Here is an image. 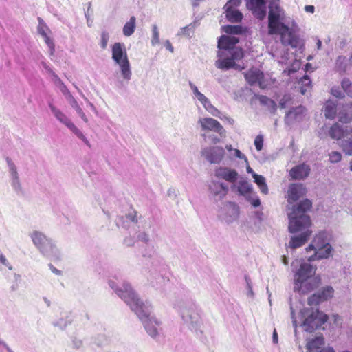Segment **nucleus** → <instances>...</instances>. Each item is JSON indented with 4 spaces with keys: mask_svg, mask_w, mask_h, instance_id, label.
Instances as JSON below:
<instances>
[{
    "mask_svg": "<svg viewBox=\"0 0 352 352\" xmlns=\"http://www.w3.org/2000/svg\"><path fill=\"white\" fill-rule=\"evenodd\" d=\"M266 4L267 0H246L247 8L259 20H263L267 15ZM268 8L269 34H280L284 45L296 48L299 45V38L283 22L285 12L280 0H269Z\"/></svg>",
    "mask_w": 352,
    "mask_h": 352,
    "instance_id": "1",
    "label": "nucleus"
},
{
    "mask_svg": "<svg viewBox=\"0 0 352 352\" xmlns=\"http://www.w3.org/2000/svg\"><path fill=\"white\" fill-rule=\"evenodd\" d=\"M109 286L137 315L143 323L144 327L153 339L158 340L162 331V322L151 316V305L142 301L131 285L123 281L120 285L113 280L108 281Z\"/></svg>",
    "mask_w": 352,
    "mask_h": 352,
    "instance_id": "2",
    "label": "nucleus"
},
{
    "mask_svg": "<svg viewBox=\"0 0 352 352\" xmlns=\"http://www.w3.org/2000/svg\"><path fill=\"white\" fill-rule=\"evenodd\" d=\"M311 206V201L308 199H305L296 205L293 206L292 211L288 213L289 232H300V234L291 237L288 245H287V248L291 249L298 248L309 240L311 234V231L309 229L311 222L307 212Z\"/></svg>",
    "mask_w": 352,
    "mask_h": 352,
    "instance_id": "3",
    "label": "nucleus"
},
{
    "mask_svg": "<svg viewBox=\"0 0 352 352\" xmlns=\"http://www.w3.org/2000/svg\"><path fill=\"white\" fill-rule=\"evenodd\" d=\"M239 42V38L233 35H222L218 41V56L215 66L223 70H228L231 68L237 71L244 69L245 67L237 61L241 60L244 54L241 48L234 47Z\"/></svg>",
    "mask_w": 352,
    "mask_h": 352,
    "instance_id": "4",
    "label": "nucleus"
},
{
    "mask_svg": "<svg viewBox=\"0 0 352 352\" xmlns=\"http://www.w3.org/2000/svg\"><path fill=\"white\" fill-rule=\"evenodd\" d=\"M310 261H302L299 268L295 272L294 290L301 294H306L316 288L320 282V278L315 277L316 268Z\"/></svg>",
    "mask_w": 352,
    "mask_h": 352,
    "instance_id": "5",
    "label": "nucleus"
},
{
    "mask_svg": "<svg viewBox=\"0 0 352 352\" xmlns=\"http://www.w3.org/2000/svg\"><path fill=\"white\" fill-rule=\"evenodd\" d=\"M184 324L197 334L202 333L201 319L198 313L197 306L193 301L182 300L175 305Z\"/></svg>",
    "mask_w": 352,
    "mask_h": 352,
    "instance_id": "6",
    "label": "nucleus"
},
{
    "mask_svg": "<svg viewBox=\"0 0 352 352\" xmlns=\"http://www.w3.org/2000/svg\"><path fill=\"white\" fill-rule=\"evenodd\" d=\"M29 236L43 256L54 260L60 259L61 252L52 238L38 230H33L29 234Z\"/></svg>",
    "mask_w": 352,
    "mask_h": 352,
    "instance_id": "7",
    "label": "nucleus"
},
{
    "mask_svg": "<svg viewBox=\"0 0 352 352\" xmlns=\"http://www.w3.org/2000/svg\"><path fill=\"white\" fill-rule=\"evenodd\" d=\"M111 51L112 59L119 66L123 80L129 82L131 78L132 72L124 44L114 43L112 45Z\"/></svg>",
    "mask_w": 352,
    "mask_h": 352,
    "instance_id": "8",
    "label": "nucleus"
},
{
    "mask_svg": "<svg viewBox=\"0 0 352 352\" xmlns=\"http://www.w3.org/2000/svg\"><path fill=\"white\" fill-rule=\"evenodd\" d=\"M300 315L303 318L302 326L305 331L313 332L314 330L320 328L327 320V314L320 311L318 309L305 308L300 311Z\"/></svg>",
    "mask_w": 352,
    "mask_h": 352,
    "instance_id": "9",
    "label": "nucleus"
},
{
    "mask_svg": "<svg viewBox=\"0 0 352 352\" xmlns=\"http://www.w3.org/2000/svg\"><path fill=\"white\" fill-rule=\"evenodd\" d=\"M329 135L333 139L338 140V144L346 155H352V140L349 137V130L344 129L336 123L331 127Z\"/></svg>",
    "mask_w": 352,
    "mask_h": 352,
    "instance_id": "10",
    "label": "nucleus"
},
{
    "mask_svg": "<svg viewBox=\"0 0 352 352\" xmlns=\"http://www.w3.org/2000/svg\"><path fill=\"white\" fill-rule=\"evenodd\" d=\"M48 106L51 112L56 119L61 124L67 126L73 133H74L80 140H81L87 146H91L87 138L84 135L82 131L73 123V122L59 109L50 102Z\"/></svg>",
    "mask_w": 352,
    "mask_h": 352,
    "instance_id": "11",
    "label": "nucleus"
},
{
    "mask_svg": "<svg viewBox=\"0 0 352 352\" xmlns=\"http://www.w3.org/2000/svg\"><path fill=\"white\" fill-rule=\"evenodd\" d=\"M201 154L211 164H219L224 157L225 151L222 147L212 146L204 148Z\"/></svg>",
    "mask_w": 352,
    "mask_h": 352,
    "instance_id": "12",
    "label": "nucleus"
},
{
    "mask_svg": "<svg viewBox=\"0 0 352 352\" xmlns=\"http://www.w3.org/2000/svg\"><path fill=\"white\" fill-rule=\"evenodd\" d=\"M333 293L334 289L331 286H326L308 298V304L311 306L318 305L320 302L332 298Z\"/></svg>",
    "mask_w": 352,
    "mask_h": 352,
    "instance_id": "13",
    "label": "nucleus"
},
{
    "mask_svg": "<svg viewBox=\"0 0 352 352\" xmlns=\"http://www.w3.org/2000/svg\"><path fill=\"white\" fill-rule=\"evenodd\" d=\"M239 216V207L236 203L229 201L224 205L221 217L226 223H233L238 219Z\"/></svg>",
    "mask_w": 352,
    "mask_h": 352,
    "instance_id": "14",
    "label": "nucleus"
},
{
    "mask_svg": "<svg viewBox=\"0 0 352 352\" xmlns=\"http://www.w3.org/2000/svg\"><path fill=\"white\" fill-rule=\"evenodd\" d=\"M215 176L231 183L232 188L234 189L235 183L239 178V173L236 170L228 167H219L215 170Z\"/></svg>",
    "mask_w": 352,
    "mask_h": 352,
    "instance_id": "15",
    "label": "nucleus"
},
{
    "mask_svg": "<svg viewBox=\"0 0 352 352\" xmlns=\"http://www.w3.org/2000/svg\"><path fill=\"white\" fill-rule=\"evenodd\" d=\"M198 123L201 125L203 131H211L219 133L222 137L225 134V130L222 125L217 120L211 118H200Z\"/></svg>",
    "mask_w": 352,
    "mask_h": 352,
    "instance_id": "16",
    "label": "nucleus"
},
{
    "mask_svg": "<svg viewBox=\"0 0 352 352\" xmlns=\"http://www.w3.org/2000/svg\"><path fill=\"white\" fill-rule=\"evenodd\" d=\"M6 160L8 166V171L11 179V186L17 194L21 193L22 186L20 182L16 166L10 157H6Z\"/></svg>",
    "mask_w": 352,
    "mask_h": 352,
    "instance_id": "17",
    "label": "nucleus"
},
{
    "mask_svg": "<svg viewBox=\"0 0 352 352\" xmlns=\"http://www.w3.org/2000/svg\"><path fill=\"white\" fill-rule=\"evenodd\" d=\"M209 190L214 199L217 201L226 196L229 188L226 184L222 182L212 181L209 185Z\"/></svg>",
    "mask_w": 352,
    "mask_h": 352,
    "instance_id": "18",
    "label": "nucleus"
},
{
    "mask_svg": "<svg viewBox=\"0 0 352 352\" xmlns=\"http://www.w3.org/2000/svg\"><path fill=\"white\" fill-rule=\"evenodd\" d=\"M306 194V189L302 184H292L289 186L287 201L289 204L296 201Z\"/></svg>",
    "mask_w": 352,
    "mask_h": 352,
    "instance_id": "19",
    "label": "nucleus"
},
{
    "mask_svg": "<svg viewBox=\"0 0 352 352\" xmlns=\"http://www.w3.org/2000/svg\"><path fill=\"white\" fill-rule=\"evenodd\" d=\"M311 250H314L315 253L309 257L308 261L328 258L332 256L333 251L331 244H327V246L314 248Z\"/></svg>",
    "mask_w": 352,
    "mask_h": 352,
    "instance_id": "20",
    "label": "nucleus"
},
{
    "mask_svg": "<svg viewBox=\"0 0 352 352\" xmlns=\"http://www.w3.org/2000/svg\"><path fill=\"white\" fill-rule=\"evenodd\" d=\"M304 112L305 108L302 106H298L296 108L292 109L285 115V124L290 125L292 124L294 122H299L302 119Z\"/></svg>",
    "mask_w": 352,
    "mask_h": 352,
    "instance_id": "21",
    "label": "nucleus"
},
{
    "mask_svg": "<svg viewBox=\"0 0 352 352\" xmlns=\"http://www.w3.org/2000/svg\"><path fill=\"white\" fill-rule=\"evenodd\" d=\"M310 168L307 164H302L290 170V176L295 179H303L309 174Z\"/></svg>",
    "mask_w": 352,
    "mask_h": 352,
    "instance_id": "22",
    "label": "nucleus"
},
{
    "mask_svg": "<svg viewBox=\"0 0 352 352\" xmlns=\"http://www.w3.org/2000/svg\"><path fill=\"white\" fill-rule=\"evenodd\" d=\"M327 244H330L328 233L320 232L314 237L312 243L307 248V250L308 251L317 247L327 246Z\"/></svg>",
    "mask_w": 352,
    "mask_h": 352,
    "instance_id": "23",
    "label": "nucleus"
},
{
    "mask_svg": "<svg viewBox=\"0 0 352 352\" xmlns=\"http://www.w3.org/2000/svg\"><path fill=\"white\" fill-rule=\"evenodd\" d=\"M245 80L250 85L258 83L261 87V80L263 78V72L259 70H250L245 74Z\"/></svg>",
    "mask_w": 352,
    "mask_h": 352,
    "instance_id": "24",
    "label": "nucleus"
},
{
    "mask_svg": "<svg viewBox=\"0 0 352 352\" xmlns=\"http://www.w3.org/2000/svg\"><path fill=\"white\" fill-rule=\"evenodd\" d=\"M339 121L347 123L352 120V103H347L342 107L338 113Z\"/></svg>",
    "mask_w": 352,
    "mask_h": 352,
    "instance_id": "25",
    "label": "nucleus"
},
{
    "mask_svg": "<svg viewBox=\"0 0 352 352\" xmlns=\"http://www.w3.org/2000/svg\"><path fill=\"white\" fill-rule=\"evenodd\" d=\"M44 67L49 72V73L52 74V76H53L52 80L54 85L58 88H59L63 94L65 96L67 94H69L70 92L69 90L67 89L64 82L60 80L58 76L56 74L55 72H53L49 67L46 66L45 65H44Z\"/></svg>",
    "mask_w": 352,
    "mask_h": 352,
    "instance_id": "26",
    "label": "nucleus"
},
{
    "mask_svg": "<svg viewBox=\"0 0 352 352\" xmlns=\"http://www.w3.org/2000/svg\"><path fill=\"white\" fill-rule=\"evenodd\" d=\"M239 195L246 196L252 190V186L246 179L241 178L235 188Z\"/></svg>",
    "mask_w": 352,
    "mask_h": 352,
    "instance_id": "27",
    "label": "nucleus"
},
{
    "mask_svg": "<svg viewBox=\"0 0 352 352\" xmlns=\"http://www.w3.org/2000/svg\"><path fill=\"white\" fill-rule=\"evenodd\" d=\"M226 19L230 23H239L243 19V14L237 9H224Z\"/></svg>",
    "mask_w": 352,
    "mask_h": 352,
    "instance_id": "28",
    "label": "nucleus"
},
{
    "mask_svg": "<svg viewBox=\"0 0 352 352\" xmlns=\"http://www.w3.org/2000/svg\"><path fill=\"white\" fill-rule=\"evenodd\" d=\"M323 344V338L322 336H317L307 342V349L308 352H319L321 346Z\"/></svg>",
    "mask_w": 352,
    "mask_h": 352,
    "instance_id": "29",
    "label": "nucleus"
},
{
    "mask_svg": "<svg viewBox=\"0 0 352 352\" xmlns=\"http://www.w3.org/2000/svg\"><path fill=\"white\" fill-rule=\"evenodd\" d=\"M258 99L261 104L266 107L271 113L274 114L276 111L277 105L276 103L266 96L260 95L258 96Z\"/></svg>",
    "mask_w": 352,
    "mask_h": 352,
    "instance_id": "30",
    "label": "nucleus"
},
{
    "mask_svg": "<svg viewBox=\"0 0 352 352\" xmlns=\"http://www.w3.org/2000/svg\"><path fill=\"white\" fill-rule=\"evenodd\" d=\"M136 28V18L134 16H131L129 21H127L122 30L123 34L125 36H131L135 32Z\"/></svg>",
    "mask_w": 352,
    "mask_h": 352,
    "instance_id": "31",
    "label": "nucleus"
},
{
    "mask_svg": "<svg viewBox=\"0 0 352 352\" xmlns=\"http://www.w3.org/2000/svg\"><path fill=\"white\" fill-rule=\"evenodd\" d=\"M336 68L342 72H346L350 70L351 66L349 63V60L346 56H339L336 61Z\"/></svg>",
    "mask_w": 352,
    "mask_h": 352,
    "instance_id": "32",
    "label": "nucleus"
},
{
    "mask_svg": "<svg viewBox=\"0 0 352 352\" xmlns=\"http://www.w3.org/2000/svg\"><path fill=\"white\" fill-rule=\"evenodd\" d=\"M253 178L254 179V182L259 187L261 192L265 195H267L268 193V187L265 182V178L263 176L258 174H254Z\"/></svg>",
    "mask_w": 352,
    "mask_h": 352,
    "instance_id": "33",
    "label": "nucleus"
},
{
    "mask_svg": "<svg viewBox=\"0 0 352 352\" xmlns=\"http://www.w3.org/2000/svg\"><path fill=\"white\" fill-rule=\"evenodd\" d=\"M71 323L72 319L67 315H65V318L62 316L57 320L54 321L53 324L60 330H65L68 325L71 324Z\"/></svg>",
    "mask_w": 352,
    "mask_h": 352,
    "instance_id": "34",
    "label": "nucleus"
},
{
    "mask_svg": "<svg viewBox=\"0 0 352 352\" xmlns=\"http://www.w3.org/2000/svg\"><path fill=\"white\" fill-rule=\"evenodd\" d=\"M221 30L225 33L234 36L235 34H241L243 32L242 27L241 25H227L221 28Z\"/></svg>",
    "mask_w": 352,
    "mask_h": 352,
    "instance_id": "35",
    "label": "nucleus"
},
{
    "mask_svg": "<svg viewBox=\"0 0 352 352\" xmlns=\"http://www.w3.org/2000/svg\"><path fill=\"white\" fill-rule=\"evenodd\" d=\"M189 86L190 87L191 91H192L194 96L195 98L201 103V104L206 102V100L208 99L207 97L205 96L204 94L201 93L197 87L194 85L191 81H189Z\"/></svg>",
    "mask_w": 352,
    "mask_h": 352,
    "instance_id": "36",
    "label": "nucleus"
},
{
    "mask_svg": "<svg viewBox=\"0 0 352 352\" xmlns=\"http://www.w3.org/2000/svg\"><path fill=\"white\" fill-rule=\"evenodd\" d=\"M300 83L301 84L300 93L304 95L310 88L311 84V79L309 76L305 75L300 78Z\"/></svg>",
    "mask_w": 352,
    "mask_h": 352,
    "instance_id": "37",
    "label": "nucleus"
},
{
    "mask_svg": "<svg viewBox=\"0 0 352 352\" xmlns=\"http://www.w3.org/2000/svg\"><path fill=\"white\" fill-rule=\"evenodd\" d=\"M202 105L213 116L220 118L221 112L211 104L209 99L204 102Z\"/></svg>",
    "mask_w": 352,
    "mask_h": 352,
    "instance_id": "38",
    "label": "nucleus"
},
{
    "mask_svg": "<svg viewBox=\"0 0 352 352\" xmlns=\"http://www.w3.org/2000/svg\"><path fill=\"white\" fill-rule=\"evenodd\" d=\"M336 107L333 103H327L325 105L324 115L327 118H334L336 113Z\"/></svg>",
    "mask_w": 352,
    "mask_h": 352,
    "instance_id": "39",
    "label": "nucleus"
},
{
    "mask_svg": "<svg viewBox=\"0 0 352 352\" xmlns=\"http://www.w3.org/2000/svg\"><path fill=\"white\" fill-rule=\"evenodd\" d=\"M38 25L37 26V32L43 37L47 35V32L50 31L48 26L41 17H38Z\"/></svg>",
    "mask_w": 352,
    "mask_h": 352,
    "instance_id": "40",
    "label": "nucleus"
},
{
    "mask_svg": "<svg viewBox=\"0 0 352 352\" xmlns=\"http://www.w3.org/2000/svg\"><path fill=\"white\" fill-rule=\"evenodd\" d=\"M195 28V23H192L185 27H183L180 29L179 32L177 33V35L181 36H186L188 37L190 36V34L194 32V30Z\"/></svg>",
    "mask_w": 352,
    "mask_h": 352,
    "instance_id": "41",
    "label": "nucleus"
},
{
    "mask_svg": "<svg viewBox=\"0 0 352 352\" xmlns=\"http://www.w3.org/2000/svg\"><path fill=\"white\" fill-rule=\"evenodd\" d=\"M151 42L153 46L160 43V32L156 24L152 25V39Z\"/></svg>",
    "mask_w": 352,
    "mask_h": 352,
    "instance_id": "42",
    "label": "nucleus"
},
{
    "mask_svg": "<svg viewBox=\"0 0 352 352\" xmlns=\"http://www.w3.org/2000/svg\"><path fill=\"white\" fill-rule=\"evenodd\" d=\"M341 85L346 94L352 98V82L348 78H344L341 82Z\"/></svg>",
    "mask_w": 352,
    "mask_h": 352,
    "instance_id": "43",
    "label": "nucleus"
},
{
    "mask_svg": "<svg viewBox=\"0 0 352 352\" xmlns=\"http://www.w3.org/2000/svg\"><path fill=\"white\" fill-rule=\"evenodd\" d=\"M201 136L204 138L206 142H209L212 144H217L220 141V138L214 134L205 133L201 134Z\"/></svg>",
    "mask_w": 352,
    "mask_h": 352,
    "instance_id": "44",
    "label": "nucleus"
},
{
    "mask_svg": "<svg viewBox=\"0 0 352 352\" xmlns=\"http://www.w3.org/2000/svg\"><path fill=\"white\" fill-rule=\"evenodd\" d=\"M109 39V34L107 31H102L101 33V40L100 43V47L105 50Z\"/></svg>",
    "mask_w": 352,
    "mask_h": 352,
    "instance_id": "45",
    "label": "nucleus"
},
{
    "mask_svg": "<svg viewBox=\"0 0 352 352\" xmlns=\"http://www.w3.org/2000/svg\"><path fill=\"white\" fill-rule=\"evenodd\" d=\"M66 100L68 101L71 107L75 110L78 107H80L78 104L77 100L74 98V97L72 95V94L69 92L67 95L65 96Z\"/></svg>",
    "mask_w": 352,
    "mask_h": 352,
    "instance_id": "46",
    "label": "nucleus"
},
{
    "mask_svg": "<svg viewBox=\"0 0 352 352\" xmlns=\"http://www.w3.org/2000/svg\"><path fill=\"white\" fill-rule=\"evenodd\" d=\"M241 0H229L224 6L223 9H236L240 6Z\"/></svg>",
    "mask_w": 352,
    "mask_h": 352,
    "instance_id": "47",
    "label": "nucleus"
},
{
    "mask_svg": "<svg viewBox=\"0 0 352 352\" xmlns=\"http://www.w3.org/2000/svg\"><path fill=\"white\" fill-rule=\"evenodd\" d=\"M331 320H333V322L334 325L336 327H340L341 328L342 327L343 319L338 314H333L331 316Z\"/></svg>",
    "mask_w": 352,
    "mask_h": 352,
    "instance_id": "48",
    "label": "nucleus"
},
{
    "mask_svg": "<svg viewBox=\"0 0 352 352\" xmlns=\"http://www.w3.org/2000/svg\"><path fill=\"white\" fill-rule=\"evenodd\" d=\"M254 145H255V147H256V149L258 151H260L262 150L263 148V135H258L255 140H254Z\"/></svg>",
    "mask_w": 352,
    "mask_h": 352,
    "instance_id": "49",
    "label": "nucleus"
},
{
    "mask_svg": "<svg viewBox=\"0 0 352 352\" xmlns=\"http://www.w3.org/2000/svg\"><path fill=\"white\" fill-rule=\"evenodd\" d=\"M342 155L339 152H332L329 154V160L331 163H337L341 160Z\"/></svg>",
    "mask_w": 352,
    "mask_h": 352,
    "instance_id": "50",
    "label": "nucleus"
},
{
    "mask_svg": "<svg viewBox=\"0 0 352 352\" xmlns=\"http://www.w3.org/2000/svg\"><path fill=\"white\" fill-rule=\"evenodd\" d=\"M72 345L74 349H79L82 346L83 342L81 339L74 337L72 338Z\"/></svg>",
    "mask_w": 352,
    "mask_h": 352,
    "instance_id": "51",
    "label": "nucleus"
},
{
    "mask_svg": "<svg viewBox=\"0 0 352 352\" xmlns=\"http://www.w3.org/2000/svg\"><path fill=\"white\" fill-rule=\"evenodd\" d=\"M0 263L4 265L5 267H8V270H12V265L8 262L6 257L2 254V252L0 251Z\"/></svg>",
    "mask_w": 352,
    "mask_h": 352,
    "instance_id": "52",
    "label": "nucleus"
},
{
    "mask_svg": "<svg viewBox=\"0 0 352 352\" xmlns=\"http://www.w3.org/2000/svg\"><path fill=\"white\" fill-rule=\"evenodd\" d=\"M138 239L145 243H148L150 241V237L146 232H140L138 234Z\"/></svg>",
    "mask_w": 352,
    "mask_h": 352,
    "instance_id": "53",
    "label": "nucleus"
},
{
    "mask_svg": "<svg viewBox=\"0 0 352 352\" xmlns=\"http://www.w3.org/2000/svg\"><path fill=\"white\" fill-rule=\"evenodd\" d=\"M135 240L133 237L129 236L124 239L123 243L127 247H131L135 245Z\"/></svg>",
    "mask_w": 352,
    "mask_h": 352,
    "instance_id": "54",
    "label": "nucleus"
},
{
    "mask_svg": "<svg viewBox=\"0 0 352 352\" xmlns=\"http://www.w3.org/2000/svg\"><path fill=\"white\" fill-rule=\"evenodd\" d=\"M74 87L75 88L78 90V92L80 94V95L82 97V98L85 99V100H86L87 102V106L91 108V109H92L93 111H96V107H94V105L91 102H89L87 98L85 97V96L84 95V94L82 92V91L78 87V86H76V85H74Z\"/></svg>",
    "mask_w": 352,
    "mask_h": 352,
    "instance_id": "55",
    "label": "nucleus"
},
{
    "mask_svg": "<svg viewBox=\"0 0 352 352\" xmlns=\"http://www.w3.org/2000/svg\"><path fill=\"white\" fill-rule=\"evenodd\" d=\"M233 155L236 158L244 160L248 163V159L244 154H243L239 149L234 148L233 151Z\"/></svg>",
    "mask_w": 352,
    "mask_h": 352,
    "instance_id": "56",
    "label": "nucleus"
},
{
    "mask_svg": "<svg viewBox=\"0 0 352 352\" xmlns=\"http://www.w3.org/2000/svg\"><path fill=\"white\" fill-rule=\"evenodd\" d=\"M289 96L285 95L284 96L279 102V106L281 109H285L287 107V104L289 100Z\"/></svg>",
    "mask_w": 352,
    "mask_h": 352,
    "instance_id": "57",
    "label": "nucleus"
},
{
    "mask_svg": "<svg viewBox=\"0 0 352 352\" xmlns=\"http://www.w3.org/2000/svg\"><path fill=\"white\" fill-rule=\"evenodd\" d=\"M245 281L247 283V288L248 290V294L250 295V296H253V290L252 288L251 280H250V277L248 276L247 275L245 276Z\"/></svg>",
    "mask_w": 352,
    "mask_h": 352,
    "instance_id": "58",
    "label": "nucleus"
},
{
    "mask_svg": "<svg viewBox=\"0 0 352 352\" xmlns=\"http://www.w3.org/2000/svg\"><path fill=\"white\" fill-rule=\"evenodd\" d=\"M126 218L129 221H131V222H133V223H137L138 222L137 212H135V211H133L131 212H129L126 214Z\"/></svg>",
    "mask_w": 352,
    "mask_h": 352,
    "instance_id": "59",
    "label": "nucleus"
},
{
    "mask_svg": "<svg viewBox=\"0 0 352 352\" xmlns=\"http://www.w3.org/2000/svg\"><path fill=\"white\" fill-rule=\"evenodd\" d=\"M48 266L52 273L55 274L57 276L62 275V272L60 270H58L57 268H56L52 264L50 263L48 265Z\"/></svg>",
    "mask_w": 352,
    "mask_h": 352,
    "instance_id": "60",
    "label": "nucleus"
},
{
    "mask_svg": "<svg viewBox=\"0 0 352 352\" xmlns=\"http://www.w3.org/2000/svg\"><path fill=\"white\" fill-rule=\"evenodd\" d=\"M43 38H44V41L48 47L54 45L53 41L48 36V35L43 36Z\"/></svg>",
    "mask_w": 352,
    "mask_h": 352,
    "instance_id": "61",
    "label": "nucleus"
},
{
    "mask_svg": "<svg viewBox=\"0 0 352 352\" xmlns=\"http://www.w3.org/2000/svg\"><path fill=\"white\" fill-rule=\"evenodd\" d=\"M272 342H273L274 344H277L278 342V333H277L276 329H274V331H273Z\"/></svg>",
    "mask_w": 352,
    "mask_h": 352,
    "instance_id": "62",
    "label": "nucleus"
},
{
    "mask_svg": "<svg viewBox=\"0 0 352 352\" xmlns=\"http://www.w3.org/2000/svg\"><path fill=\"white\" fill-rule=\"evenodd\" d=\"M164 46L166 47V48L167 50H168L170 52H173L174 51V48L171 44V43L168 41V40H166V42H165V44H164Z\"/></svg>",
    "mask_w": 352,
    "mask_h": 352,
    "instance_id": "63",
    "label": "nucleus"
},
{
    "mask_svg": "<svg viewBox=\"0 0 352 352\" xmlns=\"http://www.w3.org/2000/svg\"><path fill=\"white\" fill-rule=\"evenodd\" d=\"M305 10L307 12L314 13L315 11V7L314 6H305Z\"/></svg>",
    "mask_w": 352,
    "mask_h": 352,
    "instance_id": "64",
    "label": "nucleus"
}]
</instances>
